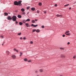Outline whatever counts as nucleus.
<instances>
[{"instance_id":"obj_38","label":"nucleus","mask_w":76,"mask_h":76,"mask_svg":"<svg viewBox=\"0 0 76 76\" xmlns=\"http://www.w3.org/2000/svg\"><path fill=\"white\" fill-rule=\"evenodd\" d=\"M38 71L37 70H36L35 71V73H38Z\"/></svg>"},{"instance_id":"obj_2","label":"nucleus","mask_w":76,"mask_h":76,"mask_svg":"<svg viewBox=\"0 0 76 76\" xmlns=\"http://www.w3.org/2000/svg\"><path fill=\"white\" fill-rule=\"evenodd\" d=\"M17 18L14 15L12 17V19L13 21H15L16 20Z\"/></svg>"},{"instance_id":"obj_40","label":"nucleus","mask_w":76,"mask_h":76,"mask_svg":"<svg viewBox=\"0 0 76 76\" xmlns=\"http://www.w3.org/2000/svg\"><path fill=\"white\" fill-rule=\"evenodd\" d=\"M69 44H70V42H68L67 43V45H69Z\"/></svg>"},{"instance_id":"obj_15","label":"nucleus","mask_w":76,"mask_h":76,"mask_svg":"<svg viewBox=\"0 0 76 76\" xmlns=\"http://www.w3.org/2000/svg\"><path fill=\"white\" fill-rule=\"evenodd\" d=\"M39 71H40V72H43V69H40Z\"/></svg>"},{"instance_id":"obj_51","label":"nucleus","mask_w":76,"mask_h":76,"mask_svg":"<svg viewBox=\"0 0 76 76\" xmlns=\"http://www.w3.org/2000/svg\"><path fill=\"white\" fill-rule=\"evenodd\" d=\"M27 27H28V26H27Z\"/></svg>"},{"instance_id":"obj_16","label":"nucleus","mask_w":76,"mask_h":76,"mask_svg":"<svg viewBox=\"0 0 76 76\" xmlns=\"http://www.w3.org/2000/svg\"><path fill=\"white\" fill-rule=\"evenodd\" d=\"M31 22H32V23H35V20H32Z\"/></svg>"},{"instance_id":"obj_5","label":"nucleus","mask_w":76,"mask_h":76,"mask_svg":"<svg viewBox=\"0 0 76 76\" xmlns=\"http://www.w3.org/2000/svg\"><path fill=\"white\" fill-rule=\"evenodd\" d=\"M31 26H33V27H37V26H38V25H34V24H32Z\"/></svg>"},{"instance_id":"obj_18","label":"nucleus","mask_w":76,"mask_h":76,"mask_svg":"<svg viewBox=\"0 0 76 76\" xmlns=\"http://www.w3.org/2000/svg\"><path fill=\"white\" fill-rule=\"evenodd\" d=\"M19 24L20 25H22V24H23V23H22L21 22H19Z\"/></svg>"},{"instance_id":"obj_37","label":"nucleus","mask_w":76,"mask_h":76,"mask_svg":"<svg viewBox=\"0 0 76 76\" xmlns=\"http://www.w3.org/2000/svg\"><path fill=\"white\" fill-rule=\"evenodd\" d=\"M22 14L23 15H25V12H23Z\"/></svg>"},{"instance_id":"obj_29","label":"nucleus","mask_w":76,"mask_h":76,"mask_svg":"<svg viewBox=\"0 0 76 76\" xmlns=\"http://www.w3.org/2000/svg\"><path fill=\"white\" fill-rule=\"evenodd\" d=\"M60 50H64V48H60Z\"/></svg>"},{"instance_id":"obj_33","label":"nucleus","mask_w":76,"mask_h":76,"mask_svg":"<svg viewBox=\"0 0 76 76\" xmlns=\"http://www.w3.org/2000/svg\"><path fill=\"white\" fill-rule=\"evenodd\" d=\"M1 38H3V36H1Z\"/></svg>"},{"instance_id":"obj_35","label":"nucleus","mask_w":76,"mask_h":76,"mask_svg":"<svg viewBox=\"0 0 76 76\" xmlns=\"http://www.w3.org/2000/svg\"><path fill=\"white\" fill-rule=\"evenodd\" d=\"M28 62L29 63H31V60L28 61Z\"/></svg>"},{"instance_id":"obj_25","label":"nucleus","mask_w":76,"mask_h":76,"mask_svg":"<svg viewBox=\"0 0 76 76\" xmlns=\"http://www.w3.org/2000/svg\"><path fill=\"white\" fill-rule=\"evenodd\" d=\"M35 31H36V30H35V29H33V30L32 32H35Z\"/></svg>"},{"instance_id":"obj_3","label":"nucleus","mask_w":76,"mask_h":76,"mask_svg":"<svg viewBox=\"0 0 76 76\" xmlns=\"http://www.w3.org/2000/svg\"><path fill=\"white\" fill-rule=\"evenodd\" d=\"M6 55H7V56H9V54H10V52H9V51L7 50L6 51Z\"/></svg>"},{"instance_id":"obj_49","label":"nucleus","mask_w":76,"mask_h":76,"mask_svg":"<svg viewBox=\"0 0 76 76\" xmlns=\"http://www.w3.org/2000/svg\"><path fill=\"white\" fill-rule=\"evenodd\" d=\"M27 14H29V12H28Z\"/></svg>"},{"instance_id":"obj_44","label":"nucleus","mask_w":76,"mask_h":76,"mask_svg":"<svg viewBox=\"0 0 76 76\" xmlns=\"http://www.w3.org/2000/svg\"><path fill=\"white\" fill-rule=\"evenodd\" d=\"M18 23V21H16L15 22V24H17Z\"/></svg>"},{"instance_id":"obj_48","label":"nucleus","mask_w":76,"mask_h":76,"mask_svg":"<svg viewBox=\"0 0 76 76\" xmlns=\"http://www.w3.org/2000/svg\"><path fill=\"white\" fill-rule=\"evenodd\" d=\"M69 10H70V9H71V8H69Z\"/></svg>"},{"instance_id":"obj_32","label":"nucleus","mask_w":76,"mask_h":76,"mask_svg":"<svg viewBox=\"0 0 76 76\" xmlns=\"http://www.w3.org/2000/svg\"><path fill=\"white\" fill-rule=\"evenodd\" d=\"M25 25L26 26H28V23H26Z\"/></svg>"},{"instance_id":"obj_19","label":"nucleus","mask_w":76,"mask_h":76,"mask_svg":"<svg viewBox=\"0 0 76 76\" xmlns=\"http://www.w3.org/2000/svg\"><path fill=\"white\" fill-rule=\"evenodd\" d=\"M14 51H16V52H18V50H16V49H14Z\"/></svg>"},{"instance_id":"obj_30","label":"nucleus","mask_w":76,"mask_h":76,"mask_svg":"<svg viewBox=\"0 0 76 76\" xmlns=\"http://www.w3.org/2000/svg\"><path fill=\"white\" fill-rule=\"evenodd\" d=\"M26 9H27V10H28V9H29V7H27Z\"/></svg>"},{"instance_id":"obj_8","label":"nucleus","mask_w":76,"mask_h":76,"mask_svg":"<svg viewBox=\"0 0 76 76\" xmlns=\"http://www.w3.org/2000/svg\"><path fill=\"white\" fill-rule=\"evenodd\" d=\"M36 32L38 33L40 31L38 29L36 30Z\"/></svg>"},{"instance_id":"obj_27","label":"nucleus","mask_w":76,"mask_h":76,"mask_svg":"<svg viewBox=\"0 0 76 76\" xmlns=\"http://www.w3.org/2000/svg\"><path fill=\"white\" fill-rule=\"evenodd\" d=\"M70 35V33H68L66 34V35Z\"/></svg>"},{"instance_id":"obj_6","label":"nucleus","mask_w":76,"mask_h":76,"mask_svg":"<svg viewBox=\"0 0 76 76\" xmlns=\"http://www.w3.org/2000/svg\"><path fill=\"white\" fill-rule=\"evenodd\" d=\"M12 57L13 58V59H15L16 58V56L15 55H12Z\"/></svg>"},{"instance_id":"obj_45","label":"nucleus","mask_w":76,"mask_h":76,"mask_svg":"<svg viewBox=\"0 0 76 76\" xmlns=\"http://www.w3.org/2000/svg\"><path fill=\"white\" fill-rule=\"evenodd\" d=\"M20 39H22V37H20Z\"/></svg>"},{"instance_id":"obj_46","label":"nucleus","mask_w":76,"mask_h":76,"mask_svg":"<svg viewBox=\"0 0 76 76\" xmlns=\"http://www.w3.org/2000/svg\"><path fill=\"white\" fill-rule=\"evenodd\" d=\"M4 42L3 44H2V45H4Z\"/></svg>"},{"instance_id":"obj_17","label":"nucleus","mask_w":76,"mask_h":76,"mask_svg":"<svg viewBox=\"0 0 76 76\" xmlns=\"http://www.w3.org/2000/svg\"><path fill=\"white\" fill-rule=\"evenodd\" d=\"M20 57H21L23 53H22V52H20Z\"/></svg>"},{"instance_id":"obj_20","label":"nucleus","mask_w":76,"mask_h":76,"mask_svg":"<svg viewBox=\"0 0 76 76\" xmlns=\"http://www.w3.org/2000/svg\"><path fill=\"white\" fill-rule=\"evenodd\" d=\"M22 22L23 23H25V20H22Z\"/></svg>"},{"instance_id":"obj_7","label":"nucleus","mask_w":76,"mask_h":76,"mask_svg":"<svg viewBox=\"0 0 76 76\" xmlns=\"http://www.w3.org/2000/svg\"><path fill=\"white\" fill-rule=\"evenodd\" d=\"M56 16H57V17H62L63 16L62 15H59L58 14L56 15Z\"/></svg>"},{"instance_id":"obj_4","label":"nucleus","mask_w":76,"mask_h":76,"mask_svg":"<svg viewBox=\"0 0 76 76\" xmlns=\"http://www.w3.org/2000/svg\"><path fill=\"white\" fill-rule=\"evenodd\" d=\"M7 19L8 20H11L12 19V18L10 17V16H8L7 17Z\"/></svg>"},{"instance_id":"obj_12","label":"nucleus","mask_w":76,"mask_h":76,"mask_svg":"<svg viewBox=\"0 0 76 76\" xmlns=\"http://www.w3.org/2000/svg\"><path fill=\"white\" fill-rule=\"evenodd\" d=\"M21 10L22 11V12H25V9L22 8L21 9Z\"/></svg>"},{"instance_id":"obj_14","label":"nucleus","mask_w":76,"mask_h":76,"mask_svg":"<svg viewBox=\"0 0 76 76\" xmlns=\"http://www.w3.org/2000/svg\"><path fill=\"white\" fill-rule=\"evenodd\" d=\"M61 57L62 58H65V56L64 55H62L61 56Z\"/></svg>"},{"instance_id":"obj_11","label":"nucleus","mask_w":76,"mask_h":76,"mask_svg":"<svg viewBox=\"0 0 76 76\" xmlns=\"http://www.w3.org/2000/svg\"><path fill=\"white\" fill-rule=\"evenodd\" d=\"M35 10V9L34 8H31V10H33V11H34V10Z\"/></svg>"},{"instance_id":"obj_41","label":"nucleus","mask_w":76,"mask_h":76,"mask_svg":"<svg viewBox=\"0 0 76 76\" xmlns=\"http://www.w3.org/2000/svg\"><path fill=\"white\" fill-rule=\"evenodd\" d=\"M23 39H26V38H25V37H24L23 38Z\"/></svg>"},{"instance_id":"obj_31","label":"nucleus","mask_w":76,"mask_h":76,"mask_svg":"<svg viewBox=\"0 0 76 76\" xmlns=\"http://www.w3.org/2000/svg\"><path fill=\"white\" fill-rule=\"evenodd\" d=\"M33 43V42L32 41L30 42V44H32Z\"/></svg>"},{"instance_id":"obj_34","label":"nucleus","mask_w":76,"mask_h":76,"mask_svg":"<svg viewBox=\"0 0 76 76\" xmlns=\"http://www.w3.org/2000/svg\"><path fill=\"white\" fill-rule=\"evenodd\" d=\"M42 28H44V26H42Z\"/></svg>"},{"instance_id":"obj_13","label":"nucleus","mask_w":76,"mask_h":76,"mask_svg":"<svg viewBox=\"0 0 76 76\" xmlns=\"http://www.w3.org/2000/svg\"><path fill=\"white\" fill-rule=\"evenodd\" d=\"M4 14L5 15V16H8V13L6 12H5Z\"/></svg>"},{"instance_id":"obj_42","label":"nucleus","mask_w":76,"mask_h":76,"mask_svg":"<svg viewBox=\"0 0 76 76\" xmlns=\"http://www.w3.org/2000/svg\"><path fill=\"white\" fill-rule=\"evenodd\" d=\"M73 58H76V56H74L73 57Z\"/></svg>"},{"instance_id":"obj_50","label":"nucleus","mask_w":76,"mask_h":76,"mask_svg":"<svg viewBox=\"0 0 76 76\" xmlns=\"http://www.w3.org/2000/svg\"><path fill=\"white\" fill-rule=\"evenodd\" d=\"M37 76H39V75H37Z\"/></svg>"},{"instance_id":"obj_36","label":"nucleus","mask_w":76,"mask_h":76,"mask_svg":"<svg viewBox=\"0 0 76 76\" xmlns=\"http://www.w3.org/2000/svg\"><path fill=\"white\" fill-rule=\"evenodd\" d=\"M62 37H65V35H64V34L63 35Z\"/></svg>"},{"instance_id":"obj_23","label":"nucleus","mask_w":76,"mask_h":76,"mask_svg":"<svg viewBox=\"0 0 76 76\" xmlns=\"http://www.w3.org/2000/svg\"><path fill=\"white\" fill-rule=\"evenodd\" d=\"M69 31H66V33H65V34H67V33H69Z\"/></svg>"},{"instance_id":"obj_1","label":"nucleus","mask_w":76,"mask_h":76,"mask_svg":"<svg viewBox=\"0 0 76 76\" xmlns=\"http://www.w3.org/2000/svg\"><path fill=\"white\" fill-rule=\"evenodd\" d=\"M21 3H22V1H19L18 2L17 1H15L14 2V4L15 6H18V5H19V6H22V4H21Z\"/></svg>"},{"instance_id":"obj_43","label":"nucleus","mask_w":76,"mask_h":76,"mask_svg":"<svg viewBox=\"0 0 76 76\" xmlns=\"http://www.w3.org/2000/svg\"><path fill=\"white\" fill-rule=\"evenodd\" d=\"M57 4H55V6H56V7H57Z\"/></svg>"},{"instance_id":"obj_28","label":"nucleus","mask_w":76,"mask_h":76,"mask_svg":"<svg viewBox=\"0 0 76 76\" xmlns=\"http://www.w3.org/2000/svg\"><path fill=\"white\" fill-rule=\"evenodd\" d=\"M37 13H39V10L37 11Z\"/></svg>"},{"instance_id":"obj_9","label":"nucleus","mask_w":76,"mask_h":76,"mask_svg":"<svg viewBox=\"0 0 76 76\" xmlns=\"http://www.w3.org/2000/svg\"><path fill=\"white\" fill-rule=\"evenodd\" d=\"M29 21H30V19H28L25 20V22H29Z\"/></svg>"},{"instance_id":"obj_39","label":"nucleus","mask_w":76,"mask_h":76,"mask_svg":"<svg viewBox=\"0 0 76 76\" xmlns=\"http://www.w3.org/2000/svg\"><path fill=\"white\" fill-rule=\"evenodd\" d=\"M47 13V12H46V11H44V13L45 14V13Z\"/></svg>"},{"instance_id":"obj_22","label":"nucleus","mask_w":76,"mask_h":76,"mask_svg":"<svg viewBox=\"0 0 76 76\" xmlns=\"http://www.w3.org/2000/svg\"><path fill=\"white\" fill-rule=\"evenodd\" d=\"M69 4L65 5L64 6V7H66L67 6H69Z\"/></svg>"},{"instance_id":"obj_47","label":"nucleus","mask_w":76,"mask_h":76,"mask_svg":"<svg viewBox=\"0 0 76 76\" xmlns=\"http://www.w3.org/2000/svg\"><path fill=\"white\" fill-rule=\"evenodd\" d=\"M35 21H37V20H37V19H35Z\"/></svg>"},{"instance_id":"obj_26","label":"nucleus","mask_w":76,"mask_h":76,"mask_svg":"<svg viewBox=\"0 0 76 76\" xmlns=\"http://www.w3.org/2000/svg\"><path fill=\"white\" fill-rule=\"evenodd\" d=\"M18 35H21V32L18 33Z\"/></svg>"},{"instance_id":"obj_21","label":"nucleus","mask_w":76,"mask_h":76,"mask_svg":"<svg viewBox=\"0 0 76 76\" xmlns=\"http://www.w3.org/2000/svg\"><path fill=\"white\" fill-rule=\"evenodd\" d=\"M24 61H28V59L27 58H26L24 59Z\"/></svg>"},{"instance_id":"obj_24","label":"nucleus","mask_w":76,"mask_h":76,"mask_svg":"<svg viewBox=\"0 0 76 76\" xmlns=\"http://www.w3.org/2000/svg\"><path fill=\"white\" fill-rule=\"evenodd\" d=\"M42 5V3H39V6H41Z\"/></svg>"},{"instance_id":"obj_10","label":"nucleus","mask_w":76,"mask_h":76,"mask_svg":"<svg viewBox=\"0 0 76 76\" xmlns=\"http://www.w3.org/2000/svg\"><path fill=\"white\" fill-rule=\"evenodd\" d=\"M18 18H22V16L20 15H18Z\"/></svg>"}]
</instances>
